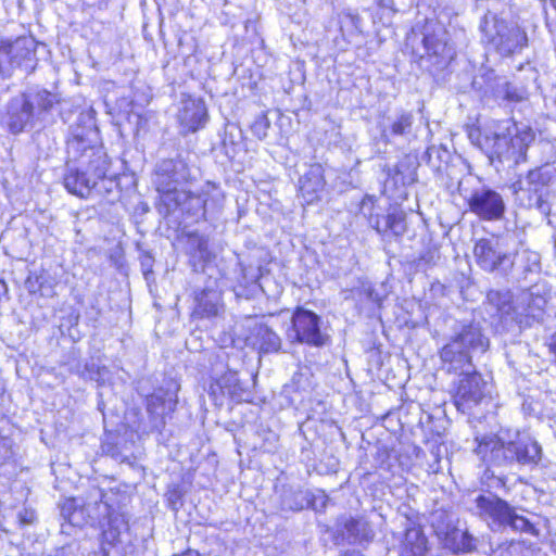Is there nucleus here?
<instances>
[{"label": "nucleus", "instance_id": "nucleus-1", "mask_svg": "<svg viewBox=\"0 0 556 556\" xmlns=\"http://www.w3.org/2000/svg\"><path fill=\"white\" fill-rule=\"evenodd\" d=\"M478 442L475 452L491 466H529L541 460V445L527 433L506 432L501 434L483 435L476 439Z\"/></svg>", "mask_w": 556, "mask_h": 556}, {"label": "nucleus", "instance_id": "nucleus-2", "mask_svg": "<svg viewBox=\"0 0 556 556\" xmlns=\"http://www.w3.org/2000/svg\"><path fill=\"white\" fill-rule=\"evenodd\" d=\"M534 138L535 134L530 126L507 118L490 123L481 146L491 160L518 165L527 161V151Z\"/></svg>", "mask_w": 556, "mask_h": 556}, {"label": "nucleus", "instance_id": "nucleus-3", "mask_svg": "<svg viewBox=\"0 0 556 556\" xmlns=\"http://www.w3.org/2000/svg\"><path fill=\"white\" fill-rule=\"evenodd\" d=\"M489 346L490 340L478 324L464 325L440 351L443 368L447 372L471 370L472 357Z\"/></svg>", "mask_w": 556, "mask_h": 556}, {"label": "nucleus", "instance_id": "nucleus-4", "mask_svg": "<svg viewBox=\"0 0 556 556\" xmlns=\"http://www.w3.org/2000/svg\"><path fill=\"white\" fill-rule=\"evenodd\" d=\"M469 511L485 521L493 531L510 528L514 531L525 532L534 536L539 530L533 521L519 515L506 501L494 494H479L469 504Z\"/></svg>", "mask_w": 556, "mask_h": 556}, {"label": "nucleus", "instance_id": "nucleus-5", "mask_svg": "<svg viewBox=\"0 0 556 556\" xmlns=\"http://www.w3.org/2000/svg\"><path fill=\"white\" fill-rule=\"evenodd\" d=\"M554 178V169L548 165L536 167L529 170L523 179H519L511 185L516 200L520 205L528 208H536L547 214L548 187Z\"/></svg>", "mask_w": 556, "mask_h": 556}, {"label": "nucleus", "instance_id": "nucleus-6", "mask_svg": "<svg viewBox=\"0 0 556 556\" xmlns=\"http://www.w3.org/2000/svg\"><path fill=\"white\" fill-rule=\"evenodd\" d=\"M425 54L420 56L422 64L431 73L444 70L456 56L450 34L439 23H428L422 38Z\"/></svg>", "mask_w": 556, "mask_h": 556}, {"label": "nucleus", "instance_id": "nucleus-7", "mask_svg": "<svg viewBox=\"0 0 556 556\" xmlns=\"http://www.w3.org/2000/svg\"><path fill=\"white\" fill-rule=\"evenodd\" d=\"M110 168L106 154L98 152L96 163L92 166L77 163H66L63 184L65 189L79 198H88L93 193L99 178H103L105 170Z\"/></svg>", "mask_w": 556, "mask_h": 556}, {"label": "nucleus", "instance_id": "nucleus-8", "mask_svg": "<svg viewBox=\"0 0 556 556\" xmlns=\"http://www.w3.org/2000/svg\"><path fill=\"white\" fill-rule=\"evenodd\" d=\"M189 178V168L182 160L167 159L156 165L153 182L156 190L162 193L163 203L175 204L188 198L187 191L178 189V186Z\"/></svg>", "mask_w": 556, "mask_h": 556}, {"label": "nucleus", "instance_id": "nucleus-9", "mask_svg": "<svg viewBox=\"0 0 556 556\" xmlns=\"http://www.w3.org/2000/svg\"><path fill=\"white\" fill-rule=\"evenodd\" d=\"M86 116H80L79 122ZM88 125L77 124L72 127L67 139V162L92 166L96 163L98 152L106 154L101 146L96 143L98 132L91 116H87Z\"/></svg>", "mask_w": 556, "mask_h": 556}, {"label": "nucleus", "instance_id": "nucleus-10", "mask_svg": "<svg viewBox=\"0 0 556 556\" xmlns=\"http://www.w3.org/2000/svg\"><path fill=\"white\" fill-rule=\"evenodd\" d=\"M477 265L484 271L506 277L515 265V255L497 238H483L473 247Z\"/></svg>", "mask_w": 556, "mask_h": 556}, {"label": "nucleus", "instance_id": "nucleus-11", "mask_svg": "<svg viewBox=\"0 0 556 556\" xmlns=\"http://www.w3.org/2000/svg\"><path fill=\"white\" fill-rule=\"evenodd\" d=\"M35 48L31 37L21 36L14 40L0 37V75L10 76L17 67L26 72L34 70Z\"/></svg>", "mask_w": 556, "mask_h": 556}, {"label": "nucleus", "instance_id": "nucleus-12", "mask_svg": "<svg viewBox=\"0 0 556 556\" xmlns=\"http://www.w3.org/2000/svg\"><path fill=\"white\" fill-rule=\"evenodd\" d=\"M483 31L489 42L503 56L520 52L528 45L523 29L515 23H507L497 17H494L491 24L485 22Z\"/></svg>", "mask_w": 556, "mask_h": 556}, {"label": "nucleus", "instance_id": "nucleus-13", "mask_svg": "<svg viewBox=\"0 0 556 556\" xmlns=\"http://www.w3.org/2000/svg\"><path fill=\"white\" fill-rule=\"evenodd\" d=\"M463 185L464 181H459V193L467 202L472 214L483 220H498L504 216L505 202L497 191L481 186L468 192L463 188Z\"/></svg>", "mask_w": 556, "mask_h": 556}, {"label": "nucleus", "instance_id": "nucleus-14", "mask_svg": "<svg viewBox=\"0 0 556 556\" xmlns=\"http://www.w3.org/2000/svg\"><path fill=\"white\" fill-rule=\"evenodd\" d=\"M292 326L288 337L292 341L321 348L330 342V337L321 330L320 317L312 311L298 307L291 319Z\"/></svg>", "mask_w": 556, "mask_h": 556}, {"label": "nucleus", "instance_id": "nucleus-15", "mask_svg": "<svg viewBox=\"0 0 556 556\" xmlns=\"http://www.w3.org/2000/svg\"><path fill=\"white\" fill-rule=\"evenodd\" d=\"M456 374L459 379L453 393L454 403L458 410L468 413L490 394L488 382L475 369V365L471 370H457Z\"/></svg>", "mask_w": 556, "mask_h": 556}, {"label": "nucleus", "instance_id": "nucleus-16", "mask_svg": "<svg viewBox=\"0 0 556 556\" xmlns=\"http://www.w3.org/2000/svg\"><path fill=\"white\" fill-rule=\"evenodd\" d=\"M105 506V522H103L101 540L98 549L92 552V556H110L111 548H115L122 543V535L128 532V519L123 511Z\"/></svg>", "mask_w": 556, "mask_h": 556}, {"label": "nucleus", "instance_id": "nucleus-17", "mask_svg": "<svg viewBox=\"0 0 556 556\" xmlns=\"http://www.w3.org/2000/svg\"><path fill=\"white\" fill-rule=\"evenodd\" d=\"M375 208L372 198L367 197L363 200L361 210L366 215L369 210L368 219L369 224L381 235H393L395 237L403 236L407 230L406 214L396 207L389 210L387 215L374 214L371 211Z\"/></svg>", "mask_w": 556, "mask_h": 556}, {"label": "nucleus", "instance_id": "nucleus-18", "mask_svg": "<svg viewBox=\"0 0 556 556\" xmlns=\"http://www.w3.org/2000/svg\"><path fill=\"white\" fill-rule=\"evenodd\" d=\"M30 100L23 93L12 98L2 121L12 134L22 132L33 121Z\"/></svg>", "mask_w": 556, "mask_h": 556}, {"label": "nucleus", "instance_id": "nucleus-19", "mask_svg": "<svg viewBox=\"0 0 556 556\" xmlns=\"http://www.w3.org/2000/svg\"><path fill=\"white\" fill-rule=\"evenodd\" d=\"M324 168L320 164H312L299 179V191L305 203L312 204L320 199L325 189Z\"/></svg>", "mask_w": 556, "mask_h": 556}, {"label": "nucleus", "instance_id": "nucleus-20", "mask_svg": "<svg viewBox=\"0 0 556 556\" xmlns=\"http://www.w3.org/2000/svg\"><path fill=\"white\" fill-rule=\"evenodd\" d=\"M341 534L349 544H363L371 542L375 531L371 525L363 517H349L339 521Z\"/></svg>", "mask_w": 556, "mask_h": 556}, {"label": "nucleus", "instance_id": "nucleus-21", "mask_svg": "<svg viewBox=\"0 0 556 556\" xmlns=\"http://www.w3.org/2000/svg\"><path fill=\"white\" fill-rule=\"evenodd\" d=\"M417 156L413 154L404 155L394 166L393 169H389L386 185L409 186L417 180V168H418Z\"/></svg>", "mask_w": 556, "mask_h": 556}, {"label": "nucleus", "instance_id": "nucleus-22", "mask_svg": "<svg viewBox=\"0 0 556 556\" xmlns=\"http://www.w3.org/2000/svg\"><path fill=\"white\" fill-rule=\"evenodd\" d=\"M206 116L203 102L190 99L184 102L178 119L188 131H197L204 125Z\"/></svg>", "mask_w": 556, "mask_h": 556}, {"label": "nucleus", "instance_id": "nucleus-23", "mask_svg": "<svg viewBox=\"0 0 556 556\" xmlns=\"http://www.w3.org/2000/svg\"><path fill=\"white\" fill-rule=\"evenodd\" d=\"M429 552L428 539L418 527L408 528L400 546L401 556H427Z\"/></svg>", "mask_w": 556, "mask_h": 556}, {"label": "nucleus", "instance_id": "nucleus-24", "mask_svg": "<svg viewBox=\"0 0 556 556\" xmlns=\"http://www.w3.org/2000/svg\"><path fill=\"white\" fill-rule=\"evenodd\" d=\"M193 316L198 318H211L218 316L222 311L220 293L214 289H203L195 296Z\"/></svg>", "mask_w": 556, "mask_h": 556}, {"label": "nucleus", "instance_id": "nucleus-25", "mask_svg": "<svg viewBox=\"0 0 556 556\" xmlns=\"http://www.w3.org/2000/svg\"><path fill=\"white\" fill-rule=\"evenodd\" d=\"M455 516L446 510L439 509L431 514V527L433 528L435 535L442 542L443 545L447 542V540L451 538L454 531L458 528L455 525Z\"/></svg>", "mask_w": 556, "mask_h": 556}, {"label": "nucleus", "instance_id": "nucleus-26", "mask_svg": "<svg viewBox=\"0 0 556 556\" xmlns=\"http://www.w3.org/2000/svg\"><path fill=\"white\" fill-rule=\"evenodd\" d=\"M188 198L179 201V203H166L168 211L181 207L182 210L191 213L197 217H206L210 210L208 199H204V192L202 194H192L187 191Z\"/></svg>", "mask_w": 556, "mask_h": 556}, {"label": "nucleus", "instance_id": "nucleus-27", "mask_svg": "<svg viewBox=\"0 0 556 556\" xmlns=\"http://www.w3.org/2000/svg\"><path fill=\"white\" fill-rule=\"evenodd\" d=\"M254 336L263 353H274L281 349L280 337L266 325H256Z\"/></svg>", "mask_w": 556, "mask_h": 556}, {"label": "nucleus", "instance_id": "nucleus-28", "mask_svg": "<svg viewBox=\"0 0 556 556\" xmlns=\"http://www.w3.org/2000/svg\"><path fill=\"white\" fill-rule=\"evenodd\" d=\"M308 504V497L301 489L283 486L280 494V507L282 510L299 511Z\"/></svg>", "mask_w": 556, "mask_h": 556}, {"label": "nucleus", "instance_id": "nucleus-29", "mask_svg": "<svg viewBox=\"0 0 556 556\" xmlns=\"http://www.w3.org/2000/svg\"><path fill=\"white\" fill-rule=\"evenodd\" d=\"M414 115L412 112H401L396 114L389 124L388 130L384 129V137H404L412 132Z\"/></svg>", "mask_w": 556, "mask_h": 556}, {"label": "nucleus", "instance_id": "nucleus-30", "mask_svg": "<svg viewBox=\"0 0 556 556\" xmlns=\"http://www.w3.org/2000/svg\"><path fill=\"white\" fill-rule=\"evenodd\" d=\"M425 156L428 165L435 174L442 175L447 170L451 160V153L447 149L441 146H431L427 149Z\"/></svg>", "mask_w": 556, "mask_h": 556}, {"label": "nucleus", "instance_id": "nucleus-31", "mask_svg": "<svg viewBox=\"0 0 556 556\" xmlns=\"http://www.w3.org/2000/svg\"><path fill=\"white\" fill-rule=\"evenodd\" d=\"M476 541L468 531L457 528L444 544V547L453 553H469L476 548Z\"/></svg>", "mask_w": 556, "mask_h": 556}, {"label": "nucleus", "instance_id": "nucleus-32", "mask_svg": "<svg viewBox=\"0 0 556 556\" xmlns=\"http://www.w3.org/2000/svg\"><path fill=\"white\" fill-rule=\"evenodd\" d=\"M23 94L30 100L33 110L36 105L38 110L49 111L55 103L59 102L58 96L46 89L34 90Z\"/></svg>", "mask_w": 556, "mask_h": 556}, {"label": "nucleus", "instance_id": "nucleus-33", "mask_svg": "<svg viewBox=\"0 0 556 556\" xmlns=\"http://www.w3.org/2000/svg\"><path fill=\"white\" fill-rule=\"evenodd\" d=\"M490 304L497 308L501 314H509L513 309V294L510 291L491 290L488 295Z\"/></svg>", "mask_w": 556, "mask_h": 556}, {"label": "nucleus", "instance_id": "nucleus-34", "mask_svg": "<svg viewBox=\"0 0 556 556\" xmlns=\"http://www.w3.org/2000/svg\"><path fill=\"white\" fill-rule=\"evenodd\" d=\"M519 262L522 267L525 277L530 273L539 271L541 268L540 254L534 251L523 250L519 254Z\"/></svg>", "mask_w": 556, "mask_h": 556}, {"label": "nucleus", "instance_id": "nucleus-35", "mask_svg": "<svg viewBox=\"0 0 556 556\" xmlns=\"http://www.w3.org/2000/svg\"><path fill=\"white\" fill-rule=\"evenodd\" d=\"M220 387L224 392L230 395L232 399H241L240 392L242 391V388L239 384V379L236 372H230L224 376L220 380Z\"/></svg>", "mask_w": 556, "mask_h": 556}, {"label": "nucleus", "instance_id": "nucleus-36", "mask_svg": "<svg viewBox=\"0 0 556 556\" xmlns=\"http://www.w3.org/2000/svg\"><path fill=\"white\" fill-rule=\"evenodd\" d=\"M176 401L168 400L166 403L160 394H152L148 397L147 408L151 414L161 415L165 413L167 406L168 410L174 409Z\"/></svg>", "mask_w": 556, "mask_h": 556}, {"label": "nucleus", "instance_id": "nucleus-37", "mask_svg": "<svg viewBox=\"0 0 556 556\" xmlns=\"http://www.w3.org/2000/svg\"><path fill=\"white\" fill-rule=\"evenodd\" d=\"M528 308L533 314L534 311H543L547 301L546 298L541 294V291L536 286L531 287L527 293Z\"/></svg>", "mask_w": 556, "mask_h": 556}, {"label": "nucleus", "instance_id": "nucleus-38", "mask_svg": "<svg viewBox=\"0 0 556 556\" xmlns=\"http://www.w3.org/2000/svg\"><path fill=\"white\" fill-rule=\"evenodd\" d=\"M14 456L12 440L0 433V468L12 460Z\"/></svg>", "mask_w": 556, "mask_h": 556}, {"label": "nucleus", "instance_id": "nucleus-39", "mask_svg": "<svg viewBox=\"0 0 556 556\" xmlns=\"http://www.w3.org/2000/svg\"><path fill=\"white\" fill-rule=\"evenodd\" d=\"M117 187L115 178L109 175V168L105 170L104 177L99 178L98 185L94 187L93 192L103 195L111 193Z\"/></svg>", "mask_w": 556, "mask_h": 556}, {"label": "nucleus", "instance_id": "nucleus-40", "mask_svg": "<svg viewBox=\"0 0 556 556\" xmlns=\"http://www.w3.org/2000/svg\"><path fill=\"white\" fill-rule=\"evenodd\" d=\"M213 189V193L204 191V199H208L210 210L208 213H217L223 207L224 195L214 186H210Z\"/></svg>", "mask_w": 556, "mask_h": 556}, {"label": "nucleus", "instance_id": "nucleus-41", "mask_svg": "<svg viewBox=\"0 0 556 556\" xmlns=\"http://www.w3.org/2000/svg\"><path fill=\"white\" fill-rule=\"evenodd\" d=\"M501 92H503L504 99L508 101L519 102L523 99L522 92L509 83L502 86Z\"/></svg>", "mask_w": 556, "mask_h": 556}, {"label": "nucleus", "instance_id": "nucleus-42", "mask_svg": "<svg viewBox=\"0 0 556 556\" xmlns=\"http://www.w3.org/2000/svg\"><path fill=\"white\" fill-rule=\"evenodd\" d=\"M269 122L266 116H260L252 125V131L258 139H264L267 136Z\"/></svg>", "mask_w": 556, "mask_h": 556}, {"label": "nucleus", "instance_id": "nucleus-43", "mask_svg": "<svg viewBox=\"0 0 556 556\" xmlns=\"http://www.w3.org/2000/svg\"><path fill=\"white\" fill-rule=\"evenodd\" d=\"M435 253L434 252H427L422 254L417 262V266L420 267L422 263L425 264H432L435 261Z\"/></svg>", "mask_w": 556, "mask_h": 556}, {"label": "nucleus", "instance_id": "nucleus-44", "mask_svg": "<svg viewBox=\"0 0 556 556\" xmlns=\"http://www.w3.org/2000/svg\"><path fill=\"white\" fill-rule=\"evenodd\" d=\"M433 458H434L433 464L429 465V469H428L429 473H438L441 469L439 455L433 454Z\"/></svg>", "mask_w": 556, "mask_h": 556}, {"label": "nucleus", "instance_id": "nucleus-45", "mask_svg": "<svg viewBox=\"0 0 556 556\" xmlns=\"http://www.w3.org/2000/svg\"><path fill=\"white\" fill-rule=\"evenodd\" d=\"M199 251L201 253V256H204V253L207 252V242L204 239H200L198 243Z\"/></svg>", "mask_w": 556, "mask_h": 556}, {"label": "nucleus", "instance_id": "nucleus-46", "mask_svg": "<svg viewBox=\"0 0 556 556\" xmlns=\"http://www.w3.org/2000/svg\"><path fill=\"white\" fill-rule=\"evenodd\" d=\"M8 293V286L3 280H0V299Z\"/></svg>", "mask_w": 556, "mask_h": 556}, {"label": "nucleus", "instance_id": "nucleus-47", "mask_svg": "<svg viewBox=\"0 0 556 556\" xmlns=\"http://www.w3.org/2000/svg\"><path fill=\"white\" fill-rule=\"evenodd\" d=\"M174 556H201V555L195 551L189 549L180 555H174Z\"/></svg>", "mask_w": 556, "mask_h": 556}, {"label": "nucleus", "instance_id": "nucleus-48", "mask_svg": "<svg viewBox=\"0 0 556 556\" xmlns=\"http://www.w3.org/2000/svg\"><path fill=\"white\" fill-rule=\"evenodd\" d=\"M21 518H22V521H23L24 523H29V522H31V521H33V516H30L29 518H24V517L21 515Z\"/></svg>", "mask_w": 556, "mask_h": 556}, {"label": "nucleus", "instance_id": "nucleus-49", "mask_svg": "<svg viewBox=\"0 0 556 556\" xmlns=\"http://www.w3.org/2000/svg\"><path fill=\"white\" fill-rule=\"evenodd\" d=\"M551 350L555 354V361H556V342L551 346Z\"/></svg>", "mask_w": 556, "mask_h": 556}, {"label": "nucleus", "instance_id": "nucleus-50", "mask_svg": "<svg viewBox=\"0 0 556 556\" xmlns=\"http://www.w3.org/2000/svg\"><path fill=\"white\" fill-rule=\"evenodd\" d=\"M301 377H302V374L295 375V376L293 377V381L295 382V381L298 380V378H301Z\"/></svg>", "mask_w": 556, "mask_h": 556}, {"label": "nucleus", "instance_id": "nucleus-51", "mask_svg": "<svg viewBox=\"0 0 556 556\" xmlns=\"http://www.w3.org/2000/svg\"><path fill=\"white\" fill-rule=\"evenodd\" d=\"M344 556H359V555L352 553V554H345Z\"/></svg>", "mask_w": 556, "mask_h": 556}, {"label": "nucleus", "instance_id": "nucleus-52", "mask_svg": "<svg viewBox=\"0 0 556 556\" xmlns=\"http://www.w3.org/2000/svg\"><path fill=\"white\" fill-rule=\"evenodd\" d=\"M68 521L72 523L74 522L73 518L72 517H68Z\"/></svg>", "mask_w": 556, "mask_h": 556}]
</instances>
